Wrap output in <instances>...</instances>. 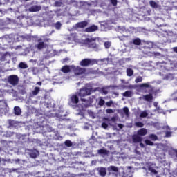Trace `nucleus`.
I'll list each match as a JSON object with an SVG mask.
<instances>
[{"instance_id":"obj_1","label":"nucleus","mask_w":177,"mask_h":177,"mask_svg":"<svg viewBox=\"0 0 177 177\" xmlns=\"http://www.w3.org/2000/svg\"><path fill=\"white\" fill-rule=\"evenodd\" d=\"M99 88H92V86L90 87H83L80 90V92L78 93V96L80 97H85V96H89L94 92H96V91H98Z\"/></svg>"},{"instance_id":"obj_50","label":"nucleus","mask_w":177,"mask_h":177,"mask_svg":"<svg viewBox=\"0 0 177 177\" xmlns=\"http://www.w3.org/2000/svg\"><path fill=\"white\" fill-rule=\"evenodd\" d=\"M37 84V85L41 86V85H42V82H38Z\"/></svg>"},{"instance_id":"obj_47","label":"nucleus","mask_w":177,"mask_h":177,"mask_svg":"<svg viewBox=\"0 0 177 177\" xmlns=\"http://www.w3.org/2000/svg\"><path fill=\"white\" fill-rule=\"evenodd\" d=\"M151 172H152L153 174H158L157 170H156V169H152L151 170Z\"/></svg>"},{"instance_id":"obj_7","label":"nucleus","mask_w":177,"mask_h":177,"mask_svg":"<svg viewBox=\"0 0 177 177\" xmlns=\"http://www.w3.org/2000/svg\"><path fill=\"white\" fill-rule=\"evenodd\" d=\"M95 99H96V97L95 95H92V96L89 97L88 100H86L85 98H81L80 100H81V102L86 103V104H87V106H91V104H92V103H93V102Z\"/></svg>"},{"instance_id":"obj_5","label":"nucleus","mask_w":177,"mask_h":177,"mask_svg":"<svg viewBox=\"0 0 177 177\" xmlns=\"http://www.w3.org/2000/svg\"><path fill=\"white\" fill-rule=\"evenodd\" d=\"M84 42L86 45H87L88 48H90L91 49H93L94 50H97V49H99V46L96 44L94 39L86 38Z\"/></svg>"},{"instance_id":"obj_21","label":"nucleus","mask_w":177,"mask_h":177,"mask_svg":"<svg viewBox=\"0 0 177 177\" xmlns=\"http://www.w3.org/2000/svg\"><path fill=\"white\" fill-rule=\"evenodd\" d=\"M98 154H104V156H107L109 154V151L107 149H100L97 151Z\"/></svg>"},{"instance_id":"obj_54","label":"nucleus","mask_w":177,"mask_h":177,"mask_svg":"<svg viewBox=\"0 0 177 177\" xmlns=\"http://www.w3.org/2000/svg\"><path fill=\"white\" fill-rule=\"evenodd\" d=\"M176 100H177V97H176Z\"/></svg>"},{"instance_id":"obj_22","label":"nucleus","mask_w":177,"mask_h":177,"mask_svg":"<svg viewBox=\"0 0 177 177\" xmlns=\"http://www.w3.org/2000/svg\"><path fill=\"white\" fill-rule=\"evenodd\" d=\"M149 5L151 8H153L154 9H157V8H158V4H157V3L154 1H150Z\"/></svg>"},{"instance_id":"obj_29","label":"nucleus","mask_w":177,"mask_h":177,"mask_svg":"<svg viewBox=\"0 0 177 177\" xmlns=\"http://www.w3.org/2000/svg\"><path fill=\"white\" fill-rule=\"evenodd\" d=\"M140 88H150V84L149 83H143L140 84Z\"/></svg>"},{"instance_id":"obj_42","label":"nucleus","mask_w":177,"mask_h":177,"mask_svg":"<svg viewBox=\"0 0 177 177\" xmlns=\"http://www.w3.org/2000/svg\"><path fill=\"white\" fill-rule=\"evenodd\" d=\"M106 113H108V114H113V113H114V111H113L112 109H107Z\"/></svg>"},{"instance_id":"obj_16","label":"nucleus","mask_w":177,"mask_h":177,"mask_svg":"<svg viewBox=\"0 0 177 177\" xmlns=\"http://www.w3.org/2000/svg\"><path fill=\"white\" fill-rule=\"evenodd\" d=\"M41 9V6H32L29 8V12H39Z\"/></svg>"},{"instance_id":"obj_18","label":"nucleus","mask_w":177,"mask_h":177,"mask_svg":"<svg viewBox=\"0 0 177 177\" xmlns=\"http://www.w3.org/2000/svg\"><path fill=\"white\" fill-rule=\"evenodd\" d=\"M40 91H41V88L37 86L35 87L34 90L32 91V96H37V95L39 93Z\"/></svg>"},{"instance_id":"obj_23","label":"nucleus","mask_w":177,"mask_h":177,"mask_svg":"<svg viewBox=\"0 0 177 177\" xmlns=\"http://www.w3.org/2000/svg\"><path fill=\"white\" fill-rule=\"evenodd\" d=\"M124 97H132V91H127L123 93Z\"/></svg>"},{"instance_id":"obj_44","label":"nucleus","mask_w":177,"mask_h":177,"mask_svg":"<svg viewBox=\"0 0 177 177\" xmlns=\"http://www.w3.org/2000/svg\"><path fill=\"white\" fill-rule=\"evenodd\" d=\"M112 104H113V101H109L106 103V105L107 106V107H111Z\"/></svg>"},{"instance_id":"obj_48","label":"nucleus","mask_w":177,"mask_h":177,"mask_svg":"<svg viewBox=\"0 0 177 177\" xmlns=\"http://www.w3.org/2000/svg\"><path fill=\"white\" fill-rule=\"evenodd\" d=\"M173 50H174V52H175L176 53H177V47L173 48Z\"/></svg>"},{"instance_id":"obj_11","label":"nucleus","mask_w":177,"mask_h":177,"mask_svg":"<svg viewBox=\"0 0 177 177\" xmlns=\"http://www.w3.org/2000/svg\"><path fill=\"white\" fill-rule=\"evenodd\" d=\"M97 171L102 177H104L107 174V169L105 167H98Z\"/></svg>"},{"instance_id":"obj_14","label":"nucleus","mask_w":177,"mask_h":177,"mask_svg":"<svg viewBox=\"0 0 177 177\" xmlns=\"http://www.w3.org/2000/svg\"><path fill=\"white\" fill-rule=\"evenodd\" d=\"M143 99L144 100H145V102H149L150 103H151V102H153V94H147L143 95Z\"/></svg>"},{"instance_id":"obj_25","label":"nucleus","mask_w":177,"mask_h":177,"mask_svg":"<svg viewBox=\"0 0 177 177\" xmlns=\"http://www.w3.org/2000/svg\"><path fill=\"white\" fill-rule=\"evenodd\" d=\"M133 45H140L142 44V40L139 38H136L133 40Z\"/></svg>"},{"instance_id":"obj_9","label":"nucleus","mask_w":177,"mask_h":177,"mask_svg":"<svg viewBox=\"0 0 177 177\" xmlns=\"http://www.w3.org/2000/svg\"><path fill=\"white\" fill-rule=\"evenodd\" d=\"M11 58L12 55H10V53H6L1 56V62H6V63H9V62H10Z\"/></svg>"},{"instance_id":"obj_13","label":"nucleus","mask_w":177,"mask_h":177,"mask_svg":"<svg viewBox=\"0 0 177 177\" xmlns=\"http://www.w3.org/2000/svg\"><path fill=\"white\" fill-rule=\"evenodd\" d=\"M86 26H88V21H81V22H78L75 25V26L77 28H85V27H86Z\"/></svg>"},{"instance_id":"obj_10","label":"nucleus","mask_w":177,"mask_h":177,"mask_svg":"<svg viewBox=\"0 0 177 177\" xmlns=\"http://www.w3.org/2000/svg\"><path fill=\"white\" fill-rule=\"evenodd\" d=\"M71 66L64 65L62 67L61 71L64 73V74H68V73H71Z\"/></svg>"},{"instance_id":"obj_6","label":"nucleus","mask_w":177,"mask_h":177,"mask_svg":"<svg viewBox=\"0 0 177 177\" xmlns=\"http://www.w3.org/2000/svg\"><path fill=\"white\" fill-rule=\"evenodd\" d=\"M19 76L17 75H11L8 77V82L12 86H16L19 84Z\"/></svg>"},{"instance_id":"obj_40","label":"nucleus","mask_w":177,"mask_h":177,"mask_svg":"<svg viewBox=\"0 0 177 177\" xmlns=\"http://www.w3.org/2000/svg\"><path fill=\"white\" fill-rule=\"evenodd\" d=\"M111 171H114V172L118 171V168H117L115 166H111Z\"/></svg>"},{"instance_id":"obj_17","label":"nucleus","mask_w":177,"mask_h":177,"mask_svg":"<svg viewBox=\"0 0 177 177\" xmlns=\"http://www.w3.org/2000/svg\"><path fill=\"white\" fill-rule=\"evenodd\" d=\"M137 133L139 136H145V135L147 134V130L145 128H142L138 130Z\"/></svg>"},{"instance_id":"obj_39","label":"nucleus","mask_w":177,"mask_h":177,"mask_svg":"<svg viewBox=\"0 0 177 177\" xmlns=\"http://www.w3.org/2000/svg\"><path fill=\"white\" fill-rule=\"evenodd\" d=\"M150 138L152 140H157V136L155 134H151Z\"/></svg>"},{"instance_id":"obj_3","label":"nucleus","mask_w":177,"mask_h":177,"mask_svg":"<svg viewBox=\"0 0 177 177\" xmlns=\"http://www.w3.org/2000/svg\"><path fill=\"white\" fill-rule=\"evenodd\" d=\"M38 44L35 45V48H37L39 50H41V49H44L46 48V44L45 42H49V38L46 37V36H41L37 40Z\"/></svg>"},{"instance_id":"obj_30","label":"nucleus","mask_w":177,"mask_h":177,"mask_svg":"<svg viewBox=\"0 0 177 177\" xmlns=\"http://www.w3.org/2000/svg\"><path fill=\"white\" fill-rule=\"evenodd\" d=\"M64 143H65V146H66L67 147H71V146H73V142H71L68 140H66Z\"/></svg>"},{"instance_id":"obj_31","label":"nucleus","mask_w":177,"mask_h":177,"mask_svg":"<svg viewBox=\"0 0 177 177\" xmlns=\"http://www.w3.org/2000/svg\"><path fill=\"white\" fill-rule=\"evenodd\" d=\"M55 26L56 30H60V28H62V23H60V21H57Z\"/></svg>"},{"instance_id":"obj_52","label":"nucleus","mask_w":177,"mask_h":177,"mask_svg":"<svg viewBox=\"0 0 177 177\" xmlns=\"http://www.w3.org/2000/svg\"><path fill=\"white\" fill-rule=\"evenodd\" d=\"M104 93H105V95H107V91H104Z\"/></svg>"},{"instance_id":"obj_27","label":"nucleus","mask_w":177,"mask_h":177,"mask_svg":"<svg viewBox=\"0 0 177 177\" xmlns=\"http://www.w3.org/2000/svg\"><path fill=\"white\" fill-rule=\"evenodd\" d=\"M147 115H149V113H147V112L146 111H142L141 112L140 117L141 118H146V117H147Z\"/></svg>"},{"instance_id":"obj_43","label":"nucleus","mask_w":177,"mask_h":177,"mask_svg":"<svg viewBox=\"0 0 177 177\" xmlns=\"http://www.w3.org/2000/svg\"><path fill=\"white\" fill-rule=\"evenodd\" d=\"M62 4L63 3L61 1H56L55 3V6H59V7L62 6Z\"/></svg>"},{"instance_id":"obj_33","label":"nucleus","mask_w":177,"mask_h":177,"mask_svg":"<svg viewBox=\"0 0 177 177\" xmlns=\"http://www.w3.org/2000/svg\"><path fill=\"white\" fill-rule=\"evenodd\" d=\"M123 111L127 117L129 115V109H128V107L123 108Z\"/></svg>"},{"instance_id":"obj_20","label":"nucleus","mask_w":177,"mask_h":177,"mask_svg":"<svg viewBox=\"0 0 177 177\" xmlns=\"http://www.w3.org/2000/svg\"><path fill=\"white\" fill-rule=\"evenodd\" d=\"M18 67L19 68L26 69V68H28V65H27V64L24 62H20L18 65Z\"/></svg>"},{"instance_id":"obj_49","label":"nucleus","mask_w":177,"mask_h":177,"mask_svg":"<svg viewBox=\"0 0 177 177\" xmlns=\"http://www.w3.org/2000/svg\"><path fill=\"white\" fill-rule=\"evenodd\" d=\"M140 147H145V144H143L142 142H140Z\"/></svg>"},{"instance_id":"obj_4","label":"nucleus","mask_w":177,"mask_h":177,"mask_svg":"<svg viewBox=\"0 0 177 177\" xmlns=\"http://www.w3.org/2000/svg\"><path fill=\"white\" fill-rule=\"evenodd\" d=\"M71 68L76 77H78V75H84V74L86 73V68H85L75 66V65H71Z\"/></svg>"},{"instance_id":"obj_8","label":"nucleus","mask_w":177,"mask_h":177,"mask_svg":"<svg viewBox=\"0 0 177 177\" xmlns=\"http://www.w3.org/2000/svg\"><path fill=\"white\" fill-rule=\"evenodd\" d=\"M80 98L78 95L73 94L70 97L69 104H78Z\"/></svg>"},{"instance_id":"obj_46","label":"nucleus","mask_w":177,"mask_h":177,"mask_svg":"<svg viewBox=\"0 0 177 177\" xmlns=\"http://www.w3.org/2000/svg\"><path fill=\"white\" fill-rule=\"evenodd\" d=\"M111 121H113V122H115L117 121V118L115 117H112L111 118Z\"/></svg>"},{"instance_id":"obj_12","label":"nucleus","mask_w":177,"mask_h":177,"mask_svg":"<svg viewBox=\"0 0 177 177\" xmlns=\"http://www.w3.org/2000/svg\"><path fill=\"white\" fill-rule=\"evenodd\" d=\"M98 28L96 25H92L85 29L86 32H95V31H97Z\"/></svg>"},{"instance_id":"obj_34","label":"nucleus","mask_w":177,"mask_h":177,"mask_svg":"<svg viewBox=\"0 0 177 177\" xmlns=\"http://www.w3.org/2000/svg\"><path fill=\"white\" fill-rule=\"evenodd\" d=\"M142 81L143 77H142V76H139L135 80V82H136V84H138V82H142Z\"/></svg>"},{"instance_id":"obj_35","label":"nucleus","mask_w":177,"mask_h":177,"mask_svg":"<svg viewBox=\"0 0 177 177\" xmlns=\"http://www.w3.org/2000/svg\"><path fill=\"white\" fill-rule=\"evenodd\" d=\"M104 46H105L106 49H109V48H110V46H111V43H110V41L104 42Z\"/></svg>"},{"instance_id":"obj_45","label":"nucleus","mask_w":177,"mask_h":177,"mask_svg":"<svg viewBox=\"0 0 177 177\" xmlns=\"http://www.w3.org/2000/svg\"><path fill=\"white\" fill-rule=\"evenodd\" d=\"M118 127L120 129H122V128H124V124H118Z\"/></svg>"},{"instance_id":"obj_28","label":"nucleus","mask_w":177,"mask_h":177,"mask_svg":"<svg viewBox=\"0 0 177 177\" xmlns=\"http://www.w3.org/2000/svg\"><path fill=\"white\" fill-rule=\"evenodd\" d=\"M136 127H138V128H143V127H145V124L141 122H136Z\"/></svg>"},{"instance_id":"obj_24","label":"nucleus","mask_w":177,"mask_h":177,"mask_svg":"<svg viewBox=\"0 0 177 177\" xmlns=\"http://www.w3.org/2000/svg\"><path fill=\"white\" fill-rule=\"evenodd\" d=\"M127 77H132L133 75V70L132 68H127Z\"/></svg>"},{"instance_id":"obj_15","label":"nucleus","mask_w":177,"mask_h":177,"mask_svg":"<svg viewBox=\"0 0 177 177\" xmlns=\"http://www.w3.org/2000/svg\"><path fill=\"white\" fill-rule=\"evenodd\" d=\"M142 138L139 135L133 136V143H140L142 142Z\"/></svg>"},{"instance_id":"obj_19","label":"nucleus","mask_w":177,"mask_h":177,"mask_svg":"<svg viewBox=\"0 0 177 177\" xmlns=\"http://www.w3.org/2000/svg\"><path fill=\"white\" fill-rule=\"evenodd\" d=\"M14 111L15 115H20L21 114V109L19 106H15Z\"/></svg>"},{"instance_id":"obj_2","label":"nucleus","mask_w":177,"mask_h":177,"mask_svg":"<svg viewBox=\"0 0 177 177\" xmlns=\"http://www.w3.org/2000/svg\"><path fill=\"white\" fill-rule=\"evenodd\" d=\"M95 64H97V61L90 58H84L80 62L81 67H91V66H95Z\"/></svg>"},{"instance_id":"obj_26","label":"nucleus","mask_w":177,"mask_h":177,"mask_svg":"<svg viewBox=\"0 0 177 177\" xmlns=\"http://www.w3.org/2000/svg\"><path fill=\"white\" fill-rule=\"evenodd\" d=\"M37 153V151L30 152V156L31 158H37V156H38Z\"/></svg>"},{"instance_id":"obj_38","label":"nucleus","mask_w":177,"mask_h":177,"mask_svg":"<svg viewBox=\"0 0 177 177\" xmlns=\"http://www.w3.org/2000/svg\"><path fill=\"white\" fill-rule=\"evenodd\" d=\"M111 3H112L113 6H117L118 1L117 0H110Z\"/></svg>"},{"instance_id":"obj_37","label":"nucleus","mask_w":177,"mask_h":177,"mask_svg":"<svg viewBox=\"0 0 177 177\" xmlns=\"http://www.w3.org/2000/svg\"><path fill=\"white\" fill-rule=\"evenodd\" d=\"M102 128H104V129H107V128L109 127V124H107V123L106 122H102Z\"/></svg>"},{"instance_id":"obj_36","label":"nucleus","mask_w":177,"mask_h":177,"mask_svg":"<svg viewBox=\"0 0 177 177\" xmlns=\"http://www.w3.org/2000/svg\"><path fill=\"white\" fill-rule=\"evenodd\" d=\"M105 101L102 98H100L98 102L99 106H104Z\"/></svg>"},{"instance_id":"obj_41","label":"nucleus","mask_w":177,"mask_h":177,"mask_svg":"<svg viewBox=\"0 0 177 177\" xmlns=\"http://www.w3.org/2000/svg\"><path fill=\"white\" fill-rule=\"evenodd\" d=\"M165 135H166V138H171L172 133L171 131H167L165 133Z\"/></svg>"},{"instance_id":"obj_51","label":"nucleus","mask_w":177,"mask_h":177,"mask_svg":"<svg viewBox=\"0 0 177 177\" xmlns=\"http://www.w3.org/2000/svg\"><path fill=\"white\" fill-rule=\"evenodd\" d=\"M176 157L177 158V149L175 150Z\"/></svg>"},{"instance_id":"obj_32","label":"nucleus","mask_w":177,"mask_h":177,"mask_svg":"<svg viewBox=\"0 0 177 177\" xmlns=\"http://www.w3.org/2000/svg\"><path fill=\"white\" fill-rule=\"evenodd\" d=\"M145 144L148 146H153L154 145V142L150 141V140H145Z\"/></svg>"},{"instance_id":"obj_53","label":"nucleus","mask_w":177,"mask_h":177,"mask_svg":"<svg viewBox=\"0 0 177 177\" xmlns=\"http://www.w3.org/2000/svg\"><path fill=\"white\" fill-rule=\"evenodd\" d=\"M156 55H160V53H156Z\"/></svg>"}]
</instances>
